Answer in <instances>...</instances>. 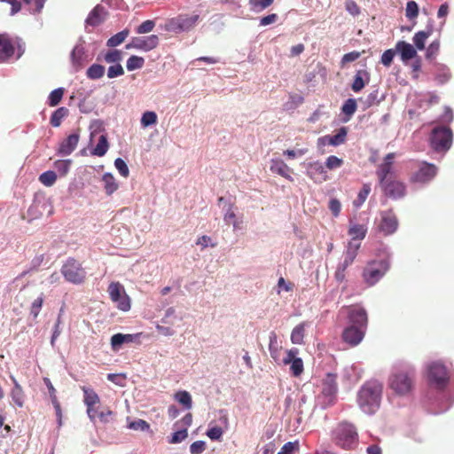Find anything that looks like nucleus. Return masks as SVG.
<instances>
[{
	"instance_id": "obj_4",
	"label": "nucleus",
	"mask_w": 454,
	"mask_h": 454,
	"mask_svg": "<svg viewBox=\"0 0 454 454\" xmlns=\"http://www.w3.org/2000/svg\"><path fill=\"white\" fill-rule=\"evenodd\" d=\"M389 268L390 262L387 259L369 262L362 273L364 283L369 286H374L388 271Z\"/></svg>"
},
{
	"instance_id": "obj_44",
	"label": "nucleus",
	"mask_w": 454,
	"mask_h": 454,
	"mask_svg": "<svg viewBox=\"0 0 454 454\" xmlns=\"http://www.w3.org/2000/svg\"><path fill=\"white\" fill-rule=\"evenodd\" d=\"M175 397L176 400L185 406V408L190 409L192 407V397L187 391H179L176 394Z\"/></svg>"
},
{
	"instance_id": "obj_16",
	"label": "nucleus",
	"mask_w": 454,
	"mask_h": 454,
	"mask_svg": "<svg viewBox=\"0 0 454 454\" xmlns=\"http://www.w3.org/2000/svg\"><path fill=\"white\" fill-rule=\"evenodd\" d=\"M395 157L394 153H388L384 158V162L381 163L376 171L377 176L379 177L380 184L386 183L389 179H393L395 177V173L393 171V159Z\"/></svg>"
},
{
	"instance_id": "obj_43",
	"label": "nucleus",
	"mask_w": 454,
	"mask_h": 454,
	"mask_svg": "<svg viewBox=\"0 0 454 454\" xmlns=\"http://www.w3.org/2000/svg\"><path fill=\"white\" fill-rule=\"evenodd\" d=\"M350 265L351 263H348L344 260L338 265L336 271L334 273V278L337 280V282L341 283L346 279V270Z\"/></svg>"
},
{
	"instance_id": "obj_39",
	"label": "nucleus",
	"mask_w": 454,
	"mask_h": 454,
	"mask_svg": "<svg viewBox=\"0 0 454 454\" xmlns=\"http://www.w3.org/2000/svg\"><path fill=\"white\" fill-rule=\"evenodd\" d=\"M64 313V309L61 308L59 309L56 323L53 327V333L51 340V343L52 346H54L56 340L59 338V336L61 333L60 325L62 324V316Z\"/></svg>"
},
{
	"instance_id": "obj_33",
	"label": "nucleus",
	"mask_w": 454,
	"mask_h": 454,
	"mask_svg": "<svg viewBox=\"0 0 454 454\" xmlns=\"http://www.w3.org/2000/svg\"><path fill=\"white\" fill-rule=\"evenodd\" d=\"M86 74L90 79H99L105 74V67L99 64H93L88 68Z\"/></svg>"
},
{
	"instance_id": "obj_12",
	"label": "nucleus",
	"mask_w": 454,
	"mask_h": 454,
	"mask_svg": "<svg viewBox=\"0 0 454 454\" xmlns=\"http://www.w3.org/2000/svg\"><path fill=\"white\" fill-rule=\"evenodd\" d=\"M108 293L113 301L118 303V308L123 311L130 309L129 297L124 293L123 286L119 282H112L108 286Z\"/></svg>"
},
{
	"instance_id": "obj_13",
	"label": "nucleus",
	"mask_w": 454,
	"mask_h": 454,
	"mask_svg": "<svg viewBox=\"0 0 454 454\" xmlns=\"http://www.w3.org/2000/svg\"><path fill=\"white\" fill-rule=\"evenodd\" d=\"M398 227V220L392 209L382 211L380 213V222L379 223L380 231L384 235L393 234Z\"/></svg>"
},
{
	"instance_id": "obj_63",
	"label": "nucleus",
	"mask_w": 454,
	"mask_h": 454,
	"mask_svg": "<svg viewBox=\"0 0 454 454\" xmlns=\"http://www.w3.org/2000/svg\"><path fill=\"white\" fill-rule=\"evenodd\" d=\"M361 56L359 51H351L343 55L341 59V66L356 60Z\"/></svg>"
},
{
	"instance_id": "obj_1",
	"label": "nucleus",
	"mask_w": 454,
	"mask_h": 454,
	"mask_svg": "<svg viewBox=\"0 0 454 454\" xmlns=\"http://www.w3.org/2000/svg\"><path fill=\"white\" fill-rule=\"evenodd\" d=\"M382 385L376 381H367L357 394V403L361 410L367 414L374 413L380 407Z\"/></svg>"
},
{
	"instance_id": "obj_45",
	"label": "nucleus",
	"mask_w": 454,
	"mask_h": 454,
	"mask_svg": "<svg viewBox=\"0 0 454 454\" xmlns=\"http://www.w3.org/2000/svg\"><path fill=\"white\" fill-rule=\"evenodd\" d=\"M269 349L271 357L277 361L278 356V338L275 333H271L270 335V343Z\"/></svg>"
},
{
	"instance_id": "obj_10",
	"label": "nucleus",
	"mask_w": 454,
	"mask_h": 454,
	"mask_svg": "<svg viewBox=\"0 0 454 454\" xmlns=\"http://www.w3.org/2000/svg\"><path fill=\"white\" fill-rule=\"evenodd\" d=\"M348 325L367 330L368 315L366 310L360 305H351L346 307Z\"/></svg>"
},
{
	"instance_id": "obj_61",
	"label": "nucleus",
	"mask_w": 454,
	"mask_h": 454,
	"mask_svg": "<svg viewBox=\"0 0 454 454\" xmlns=\"http://www.w3.org/2000/svg\"><path fill=\"white\" fill-rule=\"evenodd\" d=\"M223 434L220 427H213L207 431V435L213 441L220 440Z\"/></svg>"
},
{
	"instance_id": "obj_48",
	"label": "nucleus",
	"mask_w": 454,
	"mask_h": 454,
	"mask_svg": "<svg viewBox=\"0 0 454 454\" xmlns=\"http://www.w3.org/2000/svg\"><path fill=\"white\" fill-rule=\"evenodd\" d=\"M274 0H249V4L254 11H262L271 5Z\"/></svg>"
},
{
	"instance_id": "obj_38",
	"label": "nucleus",
	"mask_w": 454,
	"mask_h": 454,
	"mask_svg": "<svg viewBox=\"0 0 454 454\" xmlns=\"http://www.w3.org/2000/svg\"><path fill=\"white\" fill-rule=\"evenodd\" d=\"M371 192V186L368 184H364L358 192L356 200H354V206L359 207L367 199Z\"/></svg>"
},
{
	"instance_id": "obj_31",
	"label": "nucleus",
	"mask_w": 454,
	"mask_h": 454,
	"mask_svg": "<svg viewBox=\"0 0 454 454\" xmlns=\"http://www.w3.org/2000/svg\"><path fill=\"white\" fill-rule=\"evenodd\" d=\"M68 115V109L59 107L51 114L50 123L52 127H59L62 120Z\"/></svg>"
},
{
	"instance_id": "obj_28",
	"label": "nucleus",
	"mask_w": 454,
	"mask_h": 454,
	"mask_svg": "<svg viewBox=\"0 0 454 454\" xmlns=\"http://www.w3.org/2000/svg\"><path fill=\"white\" fill-rule=\"evenodd\" d=\"M12 382L14 384V387L11 393L12 401L15 403L17 406L22 407L24 404L25 397L23 389L14 378H12Z\"/></svg>"
},
{
	"instance_id": "obj_18",
	"label": "nucleus",
	"mask_w": 454,
	"mask_h": 454,
	"mask_svg": "<svg viewBox=\"0 0 454 454\" xmlns=\"http://www.w3.org/2000/svg\"><path fill=\"white\" fill-rule=\"evenodd\" d=\"M82 391L84 393V403L87 406V413L90 419H94L96 417V410L94 406L99 403V397L98 394L90 388L86 387H82Z\"/></svg>"
},
{
	"instance_id": "obj_9",
	"label": "nucleus",
	"mask_w": 454,
	"mask_h": 454,
	"mask_svg": "<svg viewBox=\"0 0 454 454\" xmlns=\"http://www.w3.org/2000/svg\"><path fill=\"white\" fill-rule=\"evenodd\" d=\"M427 373L429 382L438 388L444 387L449 380L446 367L439 362L430 364L427 368Z\"/></svg>"
},
{
	"instance_id": "obj_40",
	"label": "nucleus",
	"mask_w": 454,
	"mask_h": 454,
	"mask_svg": "<svg viewBox=\"0 0 454 454\" xmlns=\"http://www.w3.org/2000/svg\"><path fill=\"white\" fill-rule=\"evenodd\" d=\"M356 108L357 105L356 99L348 98L344 102L341 107V111L345 115H347L349 118L356 113Z\"/></svg>"
},
{
	"instance_id": "obj_15",
	"label": "nucleus",
	"mask_w": 454,
	"mask_h": 454,
	"mask_svg": "<svg viewBox=\"0 0 454 454\" xmlns=\"http://www.w3.org/2000/svg\"><path fill=\"white\" fill-rule=\"evenodd\" d=\"M365 333L366 330L359 326L348 325L343 329L341 339L349 347H356L363 340Z\"/></svg>"
},
{
	"instance_id": "obj_27",
	"label": "nucleus",
	"mask_w": 454,
	"mask_h": 454,
	"mask_svg": "<svg viewBox=\"0 0 454 454\" xmlns=\"http://www.w3.org/2000/svg\"><path fill=\"white\" fill-rule=\"evenodd\" d=\"M270 168L273 173L285 178H290L289 168L282 160H272Z\"/></svg>"
},
{
	"instance_id": "obj_8",
	"label": "nucleus",
	"mask_w": 454,
	"mask_h": 454,
	"mask_svg": "<svg viewBox=\"0 0 454 454\" xmlns=\"http://www.w3.org/2000/svg\"><path fill=\"white\" fill-rule=\"evenodd\" d=\"M438 168L434 164L421 161L418 165V169L411 176L410 182L427 184L436 176Z\"/></svg>"
},
{
	"instance_id": "obj_47",
	"label": "nucleus",
	"mask_w": 454,
	"mask_h": 454,
	"mask_svg": "<svg viewBox=\"0 0 454 454\" xmlns=\"http://www.w3.org/2000/svg\"><path fill=\"white\" fill-rule=\"evenodd\" d=\"M71 163V160H59L54 162V167L61 176H66L69 171Z\"/></svg>"
},
{
	"instance_id": "obj_64",
	"label": "nucleus",
	"mask_w": 454,
	"mask_h": 454,
	"mask_svg": "<svg viewBox=\"0 0 454 454\" xmlns=\"http://www.w3.org/2000/svg\"><path fill=\"white\" fill-rule=\"evenodd\" d=\"M346 10L353 16L360 13V8L354 0H347L345 4Z\"/></svg>"
},
{
	"instance_id": "obj_3",
	"label": "nucleus",
	"mask_w": 454,
	"mask_h": 454,
	"mask_svg": "<svg viewBox=\"0 0 454 454\" xmlns=\"http://www.w3.org/2000/svg\"><path fill=\"white\" fill-rule=\"evenodd\" d=\"M332 437L336 445L345 450H352L358 444V433L356 427L346 421L335 427Z\"/></svg>"
},
{
	"instance_id": "obj_57",
	"label": "nucleus",
	"mask_w": 454,
	"mask_h": 454,
	"mask_svg": "<svg viewBox=\"0 0 454 454\" xmlns=\"http://www.w3.org/2000/svg\"><path fill=\"white\" fill-rule=\"evenodd\" d=\"M155 26V23L153 20H147L141 23L136 29V32L137 34H146L151 32Z\"/></svg>"
},
{
	"instance_id": "obj_20",
	"label": "nucleus",
	"mask_w": 454,
	"mask_h": 454,
	"mask_svg": "<svg viewBox=\"0 0 454 454\" xmlns=\"http://www.w3.org/2000/svg\"><path fill=\"white\" fill-rule=\"evenodd\" d=\"M14 54V46L10 37L5 34L0 35V61H6Z\"/></svg>"
},
{
	"instance_id": "obj_6",
	"label": "nucleus",
	"mask_w": 454,
	"mask_h": 454,
	"mask_svg": "<svg viewBox=\"0 0 454 454\" xmlns=\"http://www.w3.org/2000/svg\"><path fill=\"white\" fill-rule=\"evenodd\" d=\"M61 273L65 279L73 284H82L86 278V271L82 264L74 258H69L62 266Z\"/></svg>"
},
{
	"instance_id": "obj_23",
	"label": "nucleus",
	"mask_w": 454,
	"mask_h": 454,
	"mask_svg": "<svg viewBox=\"0 0 454 454\" xmlns=\"http://www.w3.org/2000/svg\"><path fill=\"white\" fill-rule=\"evenodd\" d=\"M396 51L400 53L403 61H407L417 55L415 48L409 43L399 41L395 45Z\"/></svg>"
},
{
	"instance_id": "obj_42",
	"label": "nucleus",
	"mask_w": 454,
	"mask_h": 454,
	"mask_svg": "<svg viewBox=\"0 0 454 454\" xmlns=\"http://www.w3.org/2000/svg\"><path fill=\"white\" fill-rule=\"evenodd\" d=\"M359 247L360 244L353 245L352 242H349L348 249L345 253L344 261H346L348 263L352 264L357 255V250L359 249Z\"/></svg>"
},
{
	"instance_id": "obj_49",
	"label": "nucleus",
	"mask_w": 454,
	"mask_h": 454,
	"mask_svg": "<svg viewBox=\"0 0 454 454\" xmlns=\"http://www.w3.org/2000/svg\"><path fill=\"white\" fill-rule=\"evenodd\" d=\"M128 427L135 431H147L150 429V425L144 419H137L129 423Z\"/></svg>"
},
{
	"instance_id": "obj_51",
	"label": "nucleus",
	"mask_w": 454,
	"mask_h": 454,
	"mask_svg": "<svg viewBox=\"0 0 454 454\" xmlns=\"http://www.w3.org/2000/svg\"><path fill=\"white\" fill-rule=\"evenodd\" d=\"M406 17L410 20L416 18L419 15V6L415 1H409L406 4Z\"/></svg>"
},
{
	"instance_id": "obj_11",
	"label": "nucleus",
	"mask_w": 454,
	"mask_h": 454,
	"mask_svg": "<svg viewBox=\"0 0 454 454\" xmlns=\"http://www.w3.org/2000/svg\"><path fill=\"white\" fill-rule=\"evenodd\" d=\"M159 44V36L151 35L146 36L133 37L129 43L126 45L127 49H136L143 51H149L155 49Z\"/></svg>"
},
{
	"instance_id": "obj_25",
	"label": "nucleus",
	"mask_w": 454,
	"mask_h": 454,
	"mask_svg": "<svg viewBox=\"0 0 454 454\" xmlns=\"http://www.w3.org/2000/svg\"><path fill=\"white\" fill-rule=\"evenodd\" d=\"M347 134L348 129L346 127H341L335 135L325 136L323 139L327 143V145L337 146L346 141Z\"/></svg>"
},
{
	"instance_id": "obj_62",
	"label": "nucleus",
	"mask_w": 454,
	"mask_h": 454,
	"mask_svg": "<svg viewBox=\"0 0 454 454\" xmlns=\"http://www.w3.org/2000/svg\"><path fill=\"white\" fill-rule=\"evenodd\" d=\"M206 449V443L203 441H196L190 446V451L192 454H200Z\"/></svg>"
},
{
	"instance_id": "obj_50",
	"label": "nucleus",
	"mask_w": 454,
	"mask_h": 454,
	"mask_svg": "<svg viewBox=\"0 0 454 454\" xmlns=\"http://www.w3.org/2000/svg\"><path fill=\"white\" fill-rule=\"evenodd\" d=\"M43 303V296L41 294V296L37 297L31 304L30 307V314L34 317V318H36L41 311L42 306Z\"/></svg>"
},
{
	"instance_id": "obj_2",
	"label": "nucleus",
	"mask_w": 454,
	"mask_h": 454,
	"mask_svg": "<svg viewBox=\"0 0 454 454\" xmlns=\"http://www.w3.org/2000/svg\"><path fill=\"white\" fill-rule=\"evenodd\" d=\"M414 369H402L394 372L388 380L389 387L398 395H410L415 386Z\"/></svg>"
},
{
	"instance_id": "obj_53",
	"label": "nucleus",
	"mask_w": 454,
	"mask_h": 454,
	"mask_svg": "<svg viewBox=\"0 0 454 454\" xmlns=\"http://www.w3.org/2000/svg\"><path fill=\"white\" fill-rule=\"evenodd\" d=\"M299 450L298 442H288L283 445L278 454H294Z\"/></svg>"
},
{
	"instance_id": "obj_5",
	"label": "nucleus",
	"mask_w": 454,
	"mask_h": 454,
	"mask_svg": "<svg viewBox=\"0 0 454 454\" xmlns=\"http://www.w3.org/2000/svg\"><path fill=\"white\" fill-rule=\"evenodd\" d=\"M453 133L450 128L438 126L430 134V145L437 153L447 152L452 145Z\"/></svg>"
},
{
	"instance_id": "obj_21",
	"label": "nucleus",
	"mask_w": 454,
	"mask_h": 454,
	"mask_svg": "<svg viewBox=\"0 0 454 454\" xmlns=\"http://www.w3.org/2000/svg\"><path fill=\"white\" fill-rule=\"evenodd\" d=\"M106 16L107 12L106 8L98 4L90 12L86 23L92 27L98 26L106 20Z\"/></svg>"
},
{
	"instance_id": "obj_59",
	"label": "nucleus",
	"mask_w": 454,
	"mask_h": 454,
	"mask_svg": "<svg viewBox=\"0 0 454 454\" xmlns=\"http://www.w3.org/2000/svg\"><path fill=\"white\" fill-rule=\"evenodd\" d=\"M395 55V51L393 49H388L385 51L381 56V63L385 67H390L393 62V59Z\"/></svg>"
},
{
	"instance_id": "obj_58",
	"label": "nucleus",
	"mask_w": 454,
	"mask_h": 454,
	"mask_svg": "<svg viewBox=\"0 0 454 454\" xmlns=\"http://www.w3.org/2000/svg\"><path fill=\"white\" fill-rule=\"evenodd\" d=\"M124 74L123 67L118 63L114 66H110L107 70L108 78H114L117 76H121Z\"/></svg>"
},
{
	"instance_id": "obj_52",
	"label": "nucleus",
	"mask_w": 454,
	"mask_h": 454,
	"mask_svg": "<svg viewBox=\"0 0 454 454\" xmlns=\"http://www.w3.org/2000/svg\"><path fill=\"white\" fill-rule=\"evenodd\" d=\"M122 59L121 51L119 50H113L108 51L105 56V60L107 63L118 64Z\"/></svg>"
},
{
	"instance_id": "obj_36",
	"label": "nucleus",
	"mask_w": 454,
	"mask_h": 454,
	"mask_svg": "<svg viewBox=\"0 0 454 454\" xmlns=\"http://www.w3.org/2000/svg\"><path fill=\"white\" fill-rule=\"evenodd\" d=\"M144 65V58L133 55L128 59L126 67L129 71H133L136 69L142 68Z\"/></svg>"
},
{
	"instance_id": "obj_26",
	"label": "nucleus",
	"mask_w": 454,
	"mask_h": 454,
	"mask_svg": "<svg viewBox=\"0 0 454 454\" xmlns=\"http://www.w3.org/2000/svg\"><path fill=\"white\" fill-rule=\"evenodd\" d=\"M102 182L104 184L105 192L108 196L115 192L119 188L118 183L111 173L104 174L102 176Z\"/></svg>"
},
{
	"instance_id": "obj_17",
	"label": "nucleus",
	"mask_w": 454,
	"mask_h": 454,
	"mask_svg": "<svg viewBox=\"0 0 454 454\" xmlns=\"http://www.w3.org/2000/svg\"><path fill=\"white\" fill-rule=\"evenodd\" d=\"M297 348H292L286 351V356L283 359L285 364H291L290 371L294 377L300 376L303 372V362L301 358L296 357Z\"/></svg>"
},
{
	"instance_id": "obj_30",
	"label": "nucleus",
	"mask_w": 454,
	"mask_h": 454,
	"mask_svg": "<svg viewBox=\"0 0 454 454\" xmlns=\"http://www.w3.org/2000/svg\"><path fill=\"white\" fill-rule=\"evenodd\" d=\"M432 34V28L427 29V31H419L413 36V43L418 50L425 49L426 40Z\"/></svg>"
},
{
	"instance_id": "obj_35",
	"label": "nucleus",
	"mask_w": 454,
	"mask_h": 454,
	"mask_svg": "<svg viewBox=\"0 0 454 454\" xmlns=\"http://www.w3.org/2000/svg\"><path fill=\"white\" fill-rule=\"evenodd\" d=\"M348 234L353 239H363L366 234V228L362 224H353L349 227Z\"/></svg>"
},
{
	"instance_id": "obj_14",
	"label": "nucleus",
	"mask_w": 454,
	"mask_h": 454,
	"mask_svg": "<svg viewBox=\"0 0 454 454\" xmlns=\"http://www.w3.org/2000/svg\"><path fill=\"white\" fill-rule=\"evenodd\" d=\"M380 186L385 195L395 200L403 198L406 193V186L404 183L395 177L387 180L386 183L380 184Z\"/></svg>"
},
{
	"instance_id": "obj_24",
	"label": "nucleus",
	"mask_w": 454,
	"mask_h": 454,
	"mask_svg": "<svg viewBox=\"0 0 454 454\" xmlns=\"http://www.w3.org/2000/svg\"><path fill=\"white\" fill-rule=\"evenodd\" d=\"M370 82V74L366 70L361 69L356 71L351 89L354 92L361 91L366 83Z\"/></svg>"
},
{
	"instance_id": "obj_19",
	"label": "nucleus",
	"mask_w": 454,
	"mask_h": 454,
	"mask_svg": "<svg viewBox=\"0 0 454 454\" xmlns=\"http://www.w3.org/2000/svg\"><path fill=\"white\" fill-rule=\"evenodd\" d=\"M79 138L80 136L77 132L69 135L60 143L59 147L58 149V153L65 156L71 154L76 148L79 142Z\"/></svg>"
},
{
	"instance_id": "obj_54",
	"label": "nucleus",
	"mask_w": 454,
	"mask_h": 454,
	"mask_svg": "<svg viewBox=\"0 0 454 454\" xmlns=\"http://www.w3.org/2000/svg\"><path fill=\"white\" fill-rule=\"evenodd\" d=\"M343 164V160L338 158L337 156L331 155L326 159L325 166L329 169H334L341 167Z\"/></svg>"
},
{
	"instance_id": "obj_29",
	"label": "nucleus",
	"mask_w": 454,
	"mask_h": 454,
	"mask_svg": "<svg viewBox=\"0 0 454 454\" xmlns=\"http://www.w3.org/2000/svg\"><path fill=\"white\" fill-rule=\"evenodd\" d=\"M109 144L106 135H100L96 147L92 150L91 154L98 157L104 156L108 151Z\"/></svg>"
},
{
	"instance_id": "obj_46",
	"label": "nucleus",
	"mask_w": 454,
	"mask_h": 454,
	"mask_svg": "<svg viewBox=\"0 0 454 454\" xmlns=\"http://www.w3.org/2000/svg\"><path fill=\"white\" fill-rule=\"evenodd\" d=\"M157 122V114L153 111H146L141 118V124L144 127L153 125Z\"/></svg>"
},
{
	"instance_id": "obj_7",
	"label": "nucleus",
	"mask_w": 454,
	"mask_h": 454,
	"mask_svg": "<svg viewBox=\"0 0 454 454\" xmlns=\"http://www.w3.org/2000/svg\"><path fill=\"white\" fill-rule=\"evenodd\" d=\"M200 16L198 14H180L173 18L165 25V29L168 32L180 33L192 28L198 22Z\"/></svg>"
},
{
	"instance_id": "obj_56",
	"label": "nucleus",
	"mask_w": 454,
	"mask_h": 454,
	"mask_svg": "<svg viewBox=\"0 0 454 454\" xmlns=\"http://www.w3.org/2000/svg\"><path fill=\"white\" fill-rule=\"evenodd\" d=\"M223 220L227 224H232L234 229L238 228L237 216L231 207H230L226 211Z\"/></svg>"
},
{
	"instance_id": "obj_55",
	"label": "nucleus",
	"mask_w": 454,
	"mask_h": 454,
	"mask_svg": "<svg viewBox=\"0 0 454 454\" xmlns=\"http://www.w3.org/2000/svg\"><path fill=\"white\" fill-rule=\"evenodd\" d=\"M114 166H115V168L118 169L119 173L122 176H124V177H128L129 176V169L126 162L122 159L117 158L114 160Z\"/></svg>"
},
{
	"instance_id": "obj_34",
	"label": "nucleus",
	"mask_w": 454,
	"mask_h": 454,
	"mask_svg": "<svg viewBox=\"0 0 454 454\" xmlns=\"http://www.w3.org/2000/svg\"><path fill=\"white\" fill-rule=\"evenodd\" d=\"M129 32L128 29H124V30L117 33L116 35H113L112 37H110L107 40L106 45L108 47H115V46L120 45L121 43H122L124 42L126 37L129 35Z\"/></svg>"
},
{
	"instance_id": "obj_60",
	"label": "nucleus",
	"mask_w": 454,
	"mask_h": 454,
	"mask_svg": "<svg viewBox=\"0 0 454 454\" xmlns=\"http://www.w3.org/2000/svg\"><path fill=\"white\" fill-rule=\"evenodd\" d=\"M188 436L187 429H182L179 431L175 432L172 434L171 439L169 440V443H178L183 442L184 439H186Z\"/></svg>"
},
{
	"instance_id": "obj_22",
	"label": "nucleus",
	"mask_w": 454,
	"mask_h": 454,
	"mask_svg": "<svg viewBox=\"0 0 454 454\" xmlns=\"http://www.w3.org/2000/svg\"><path fill=\"white\" fill-rule=\"evenodd\" d=\"M337 374L327 373L323 380L322 383V393L327 396H333L337 393Z\"/></svg>"
},
{
	"instance_id": "obj_37",
	"label": "nucleus",
	"mask_w": 454,
	"mask_h": 454,
	"mask_svg": "<svg viewBox=\"0 0 454 454\" xmlns=\"http://www.w3.org/2000/svg\"><path fill=\"white\" fill-rule=\"evenodd\" d=\"M57 180V175L54 171H45L39 176V181L45 186H52Z\"/></svg>"
},
{
	"instance_id": "obj_41",
	"label": "nucleus",
	"mask_w": 454,
	"mask_h": 454,
	"mask_svg": "<svg viewBox=\"0 0 454 454\" xmlns=\"http://www.w3.org/2000/svg\"><path fill=\"white\" fill-rule=\"evenodd\" d=\"M64 95V89L59 88L52 90L48 98L50 106H56L59 104Z\"/></svg>"
},
{
	"instance_id": "obj_32",
	"label": "nucleus",
	"mask_w": 454,
	"mask_h": 454,
	"mask_svg": "<svg viewBox=\"0 0 454 454\" xmlns=\"http://www.w3.org/2000/svg\"><path fill=\"white\" fill-rule=\"evenodd\" d=\"M305 333V324L301 323L296 325L291 333V340L294 344H301L303 342Z\"/></svg>"
}]
</instances>
